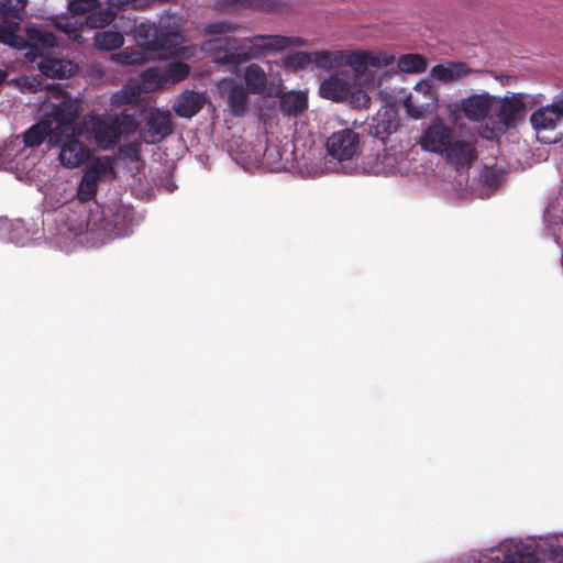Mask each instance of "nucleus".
Segmentation results:
<instances>
[{"mask_svg": "<svg viewBox=\"0 0 563 563\" xmlns=\"http://www.w3.org/2000/svg\"><path fill=\"white\" fill-rule=\"evenodd\" d=\"M112 168L109 158L95 159L85 170L78 185L77 198L81 202H87L96 197L98 180Z\"/></svg>", "mask_w": 563, "mask_h": 563, "instance_id": "13", "label": "nucleus"}, {"mask_svg": "<svg viewBox=\"0 0 563 563\" xmlns=\"http://www.w3.org/2000/svg\"><path fill=\"white\" fill-rule=\"evenodd\" d=\"M399 128V121L397 119L396 112H388L386 111L384 113V118H380L377 120L376 123V135L379 134H386L390 135L395 133Z\"/></svg>", "mask_w": 563, "mask_h": 563, "instance_id": "33", "label": "nucleus"}, {"mask_svg": "<svg viewBox=\"0 0 563 563\" xmlns=\"http://www.w3.org/2000/svg\"><path fill=\"white\" fill-rule=\"evenodd\" d=\"M470 73H472V69L464 62L438 64L430 71L432 78L445 82L459 80Z\"/></svg>", "mask_w": 563, "mask_h": 563, "instance_id": "22", "label": "nucleus"}, {"mask_svg": "<svg viewBox=\"0 0 563 563\" xmlns=\"http://www.w3.org/2000/svg\"><path fill=\"white\" fill-rule=\"evenodd\" d=\"M135 118L133 114L122 112L103 119L99 115L91 118V132L99 147L102 150L113 148L123 134L135 130Z\"/></svg>", "mask_w": 563, "mask_h": 563, "instance_id": "4", "label": "nucleus"}, {"mask_svg": "<svg viewBox=\"0 0 563 563\" xmlns=\"http://www.w3.org/2000/svg\"><path fill=\"white\" fill-rule=\"evenodd\" d=\"M327 151L340 162L352 159L360 152V136L351 129L336 131L328 137Z\"/></svg>", "mask_w": 563, "mask_h": 563, "instance_id": "10", "label": "nucleus"}, {"mask_svg": "<svg viewBox=\"0 0 563 563\" xmlns=\"http://www.w3.org/2000/svg\"><path fill=\"white\" fill-rule=\"evenodd\" d=\"M310 64L311 53L307 52H296L294 54L287 55L284 58L285 68L292 71L305 69Z\"/></svg>", "mask_w": 563, "mask_h": 563, "instance_id": "32", "label": "nucleus"}, {"mask_svg": "<svg viewBox=\"0 0 563 563\" xmlns=\"http://www.w3.org/2000/svg\"><path fill=\"white\" fill-rule=\"evenodd\" d=\"M234 30H235V27L228 22H214V23H209L205 26V33L210 34V35H212V34L221 35L227 32L234 31Z\"/></svg>", "mask_w": 563, "mask_h": 563, "instance_id": "38", "label": "nucleus"}, {"mask_svg": "<svg viewBox=\"0 0 563 563\" xmlns=\"http://www.w3.org/2000/svg\"><path fill=\"white\" fill-rule=\"evenodd\" d=\"M120 57L123 59V63L128 65L141 64L144 60L143 54L140 52L128 53L123 52Z\"/></svg>", "mask_w": 563, "mask_h": 563, "instance_id": "39", "label": "nucleus"}, {"mask_svg": "<svg viewBox=\"0 0 563 563\" xmlns=\"http://www.w3.org/2000/svg\"><path fill=\"white\" fill-rule=\"evenodd\" d=\"M174 131L172 114L167 110L154 109L145 118L142 137L147 144H157Z\"/></svg>", "mask_w": 563, "mask_h": 563, "instance_id": "12", "label": "nucleus"}, {"mask_svg": "<svg viewBox=\"0 0 563 563\" xmlns=\"http://www.w3.org/2000/svg\"><path fill=\"white\" fill-rule=\"evenodd\" d=\"M235 5L271 10V4L266 3V0H219L221 10H228Z\"/></svg>", "mask_w": 563, "mask_h": 563, "instance_id": "34", "label": "nucleus"}, {"mask_svg": "<svg viewBox=\"0 0 563 563\" xmlns=\"http://www.w3.org/2000/svg\"><path fill=\"white\" fill-rule=\"evenodd\" d=\"M37 64L40 71L48 78H67L77 71V65L71 60L53 58L47 55Z\"/></svg>", "mask_w": 563, "mask_h": 563, "instance_id": "20", "label": "nucleus"}, {"mask_svg": "<svg viewBox=\"0 0 563 563\" xmlns=\"http://www.w3.org/2000/svg\"><path fill=\"white\" fill-rule=\"evenodd\" d=\"M492 104V97L489 95H472L461 101L460 110L466 119L478 122L486 119Z\"/></svg>", "mask_w": 563, "mask_h": 563, "instance_id": "18", "label": "nucleus"}, {"mask_svg": "<svg viewBox=\"0 0 563 563\" xmlns=\"http://www.w3.org/2000/svg\"><path fill=\"white\" fill-rule=\"evenodd\" d=\"M134 221L132 208L122 205L97 207V211H90L87 224L92 229L103 231L113 236H124L131 231Z\"/></svg>", "mask_w": 563, "mask_h": 563, "instance_id": "3", "label": "nucleus"}, {"mask_svg": "<svg viewBox=\"0 0 563 563\" xmlns=\"http://www.w3.org/2000/svg\"><path fill=\"white\" fill-rule=\"evenodd\" d=\"M542 96H530L528 93H511L500 100V107L497 112L499 122L505 126H511L518 119H522L527 108H532L541 103Z\"/></svg>", "mask_w": 563, "mask_h": 563, "instance_id": "8", "label": "nucleus"}, {"mask_svg": "<svg viewBox=\"0 0 563 563\" xmlns=\"http://www.w3.org/2000/svg\"><path fill=\"white\" fill-rule=\"evenodd\" d=\"M510 79H511V77H510V76H501V77H500V80H501V82H503V84L507 82V81H508V80H510Z\"/></svg>", "mask_w": 563, "mask_h": 563, "instance_id": "42", "label": "nucleus"}, {"mask_svg": "<svg viewBox=\"0 0 563 563\" xmlns=\"http://www.w3.org/2000/svg\"><path fill=\"white\" fill-rule=\"evenodd\" d=\"M7 30L0 31V43L16 49H25V56L32 62L46 56L57 46L56 36L44 29L27 27L26 38L18 34L19 23H12Z\"/></svg>", "mask_w": 563, "mask_h": 563, "instance_id": "2", "label": "nucleus"}, {"mask_svg": "<svg viewBox=\"0 0 563 563\" xmlns=\"http://www.w3.org/2000/svg\"><path fill=\"white\" fill-rule=\"evenodd\" d=\"M220 93L227 99L231 113L234 117H243L247 110V89L242 82L233 78L222 79L218 84Z\"/></svg>", "mask_w": 563, "mask_h": 563, "instance_id": "16", "label": "nucleus"}, {"mask_svg": "<svg viewBox=\"0 0 563 563\" xmlns=\"http://www.w3.org/2000/svg\"><path fill=\"white\" fill-rule=\"evenodd\" d=\"M444 154L446 159L457 168L468 166L477 159L475 144L466 140H453Z\"/></svg>", "mask_w": 563, "mask_h": 563, "instance_id": "19", "label": "nucleus"}, {"mask_svg": "<svg viewBox=\"0 0 563 563\" xmlns=\"http://www.w3.org/2000/svg\"><path fill=\"white\" fill-rule=\"evenodd\" d=\"M137 99L132 88H123L111 97V104L115 107L133 103Z\"/></svg>", "mask_w": 563, "mask_h": 563, "instance_id": "35", "label": "nucleus"}, {"mask_svg": "<svg viewBox=\"0 0 563 563\" xmlns=\"http://www.w3.org/2000/svg\"><path fill=\"white\" fill-rule=\"evenodd\" d=\"M349 98L351 103L357 108H367L371 103V97L363 89L351 90Z\"/></svg>", "mask_w": 563, "mask_h": 563, "instance_id": "37", "label": "nucleus"}, {"mask_svg": "<svg viewBox=\"0 0 563 563\" xmlns=\"http://www.w3.org/2000/svg\"><path fill=\"white\" fill-rule=\"evenodd\" d=\"M190 67L184 62H172L168 63L162 73L151 70L145 76L157 77V84L162 82H179L188 77Z\"/></svg>", "mask_w": 563, "mask_h": 563, "instance_id": "24", "label": "nucleus"}, {"mask_svg": "<svg viewBox=\"0 0 563 563\" xmlns=\"http://www.w3.org/2000/svg\"><path fill=\"white\" fill-rule=\"evenodd\" d=\"M98 4L97 0H71L68 9L73 14H85L90 13Z\"/></svg>", "mask_w": 563, "mask_h": 563, "instance_id": "36", "label": "nucleus"}, {"mask_svg": "<svg viewBox=\"0 0 563 563\" xmlns=\"http://www.w3.org/2000/svg\"><path fill=\"white\" fill-rule=\"evenodd\" d=\"M27 0H0V31L7 30L9 24L18 23L9 18H20Z\"/></svg>", "mask_w": 563, "mask_h": 563, "instance_id": "27", "label": "nucleus"}, {"mask_svg": "<svg viewBox=\"0 0 563 563\" xmlns=\"http://www.w3.org/2000/svg\"><path fill=\"white\" fill-rule=\"evenodd\" d=\"M563 119V92L558 96V99L548 106L541 107L536 110L531 117L530 122L536 130L538 140L545 144H551L556 141L555 136L545 135V132L555 130L558 123Z\"/></svg>", "mask_w": 563, "mask_h": 563, "instance_id": "6", "label": "nucleus"}, {"mask_svg": "<svg viewBox=\"0 0 563 563\" xmlns=\"http://www.w3.org/2000/svg\"><path fill=\"white\" fill-rule=\"evenodd\" d=\"M394 62V55L374 51H343L342 56V65L350 66L356 77L363 76L368 67L379 68Z\"/></svg>", "mask_w": 563, "mask_h": 563, "instance_id": "9", "label": "nucleus"}, {"mask_svg": "<svg viewBox=\"0 0 563 563\" xmlns=\"http://www.w3.org/2000/svg\"><path fill=\"white\" fill-rule=\"evenodd\" d=\"M404 107L412 119H421L432 113L437 108V97L431 91L429 82H418L415 86V93L405 99Z\"/></svg>", "mask_w": 563, "mask_h": 563, "instance_id": "11", "label": "nucleus"}, {"mask_svg": "<svg viewBox=\"0 0 563 563\" xmlns=\"http://www.w3.org/2000/svg\"><path fill=\"white\" fill-rule=\"evenodd\" d=\"M60 151L58 159L65 168H76L86 163L90 156L91 151L89 146L77 139L74 133L66 134L62 137Z\"/></svg>", "mask_w": 563, "mask_h": 563, "instance_id": "14", "label": "nucleus"}, {"mask_svg": "<svg viewBox=\"0 0 563 563\" xmlns=\"http://www.w3.org/2000/svg\"><path fill=\"white\" fill-rule=\"evenodd\" d=\"M7 74L2 69H0V85L5 80Z\"/></svg>", "mask_w": 563, "mask_h": 563, "instance_id": "41", "label": "nucleus"}, {"mask_svg": "<svg viewBox=\"0 0 563 563\" xmlns=\"http://www.w3.org/2000/svg\"><path fill=\"white\" fill-rule=\"evenodd\" d=\"M350 76L344 74H334L325 78L319 87L320 96L333 102L345 101L351 93Z\"/></svg>", "mask_w": 563, "mask_h": 563, "instance_id": "17", "label": "nucleus"}, {"mask_svg": "<svg viewBox=\"0 0 563 563\" xmlns=\"http://www.w3.org/2000/svg\"><path fill=\"white\" fill-rule=\"evenodd\" d=\"M205 99L201 93L186 90L177 97L173 109L178 117L191 118L203 107Z\"/></svg>", "mask_w": 563, "mask_h": 563, "instance_id": "21", "label": "nucleus"}, {"mask_svg": "<svg viewBox=\"0 0 563 563\" xmlns=\"http://www.w3.org/2000/svg\"><path fill=\"white\" fill-rule=\"evenodd\" d=\"M397 65L404 73H422L427 69L428 63L420 54H405L399 57Z\"/></svg>", "mask_w": 563, "mask_h": 563, "instance_id": "31", "label": "nucleus"}, {"mask_svg": "<svg viewBox=\"0 0 563 563\" xmlns=\"http://www.w3.org/2000/svg\"><path fill=\"white\" fill-rule=\"evenodd\" d=\"M343 51H320L311 53V64L314 63L319 68L332 69L342 65Z\"/></svg>", "mask_w": 563, "mask_h": 563, "instance_id": "29", "label": "nucleus"}, {"mask_svg": "<svg viewBox=\"0 0 563 563\" xmlns=\"http://www.w3.org/2000/svg\"><path fill=\"white\" fill-rule=\"evenodd\" d=\"M245 87L250 93H264L267 87V75L257 64H250L244 73Z\"/></svg>", "mask_w": 563, "mask_h": 563, "instance_id": "26", "label": "nucleus"}, {"mask_svg": "<svg viewBox=\"0 0 563 563\" xmlns=\"http://www.w3.org/2000/svg\"><path fill=\"white\" fill-rule=\"evenodd\" d=\"M114 19V12L111 7L107 9H93L87 14L85 23L90 29H103L109 25Z\"/></svg>", "mask_w": 563, "mask_h": 563, "instance_id": "30", "label": "nucleus"}, {"mask_svg": "<svg viewBox=\"0 0 563 563\" xmlns=\"http://www.w3.org/2000/svg\"><path fill=\"white\" fill-rule=\"evenodd\" d=\"M308 106L307 96L302 92L291 91L285 93L279 100V110L288 118L298 117Z\"/></svg>", "mask_w": 563, "mask_h": 563, "instance_id": "25", "label": "nucleus"}, {"mask_svg": "<svg viewBox=\"0 0 563 563\" xmlns=\"http://www.w3.org/2000/svg\"><path fill=\"white\" fill-rule=\"evenodd\" d=\"M79 114V104L76 101L67 99L55 104L51 112L45 114L43 119L47 122V125L52 128L53 135H56L60 142L64 135L75 132V123Z\"/></svg>", "mask_w": 563, "mask_h": 563, "instance_id": "7", "label": "nucleus"}, {"mask_svg": "<svg viewBox=\"0 0 563 563\" xmlns=\"http://www.w3.org/2000/svg\"><path fill=\"white\" fill-rule=\"evenodd\" d=\"M208 48L223 53L214 57V63L222 66H238L252 59L282 52L290 46H303L306 41L296 36L254 35L239 41L232 36H220L208 42Z\"/></svg>", "mask_w": 563, "mask_h": 563, "instance_id": "1", "label": "nucleus"}, {"mask_svg": "<svg viewBox=\"0 0 563 563\" xmlns=\"http://www.w3.org/2000/svg\"><path fill=\"white\" fill-rule=\"evenodd\" d=\"M454 140V130L443 121H434L423 133L420 144L424 151L444 154Z\"/></svg>", "mask_w": 563, "mask_h": 563, "instance_id": "15", "label": "nucleus"}, {"mask_svg": "<svg viewBox=\"0 0 563 563\" xmlns=\"http://www.w3.org/2000/svg\"><path fill=\"white\" fill-rule=\"evenodd\" d=\"M137 1L139 0H108V4L112 9L121 10L130 5L136 7Z\"/></svg>", "mask_w": 563, "mask_h": 563, "instance_id": "40", "label": "nucleus"}, {"mask_svg": "<svg viewBox=\"0 0 563 563\" xmlns=\"http://www.w3.org/2000/svg\"><path fill=\"white\" fill-rule=\"evenodd\" d=\"M124 43V37L119 31H101L95 35V45L103 51H114Z\"/></svg>", "mask_w": 563, "mask_h": 563, "instance_id": "28", "label": "nucleus"}, {"mask_svg": "<svg viewBox=\"0 0 563 563\" xmlns=\"http://www.w3.org/2000/svg\"><path fill=\"white\" fill-rule=\"evenodd\" d=\"M133 41L144 51L172 53L176 49L178 34L163 31L150 21L134 22L126 31Z\"/></svg>", "mask_w": 563, "mask_h": 563, "instance_id": "5", "label": "nucleus"}, {"mask_svg": "<svg viewBox=\"0 0 563 563\" xmlns=\"http://www.w3.org/2000/svg\"><path fill=\"white\" fill-rule=\"evenodd\" d=\"M46 139L51 144H58L59 140L53 135L52 128L42 118L38 123L32 125L23 134V142L27 147H35L41 145Z\"/></svg>", "mask_w": 563, "mask_h": 563, "instance_id": "23", "label": "nucleus"}]
</instances>
